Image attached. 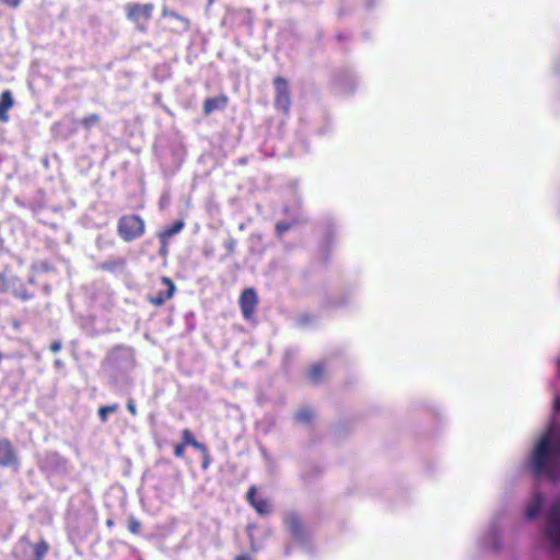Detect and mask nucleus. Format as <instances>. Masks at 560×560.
Returning <instances> with one entry per match:
<instances>
[{"instance_id":"obj_1","label":"nucleus","mask_w":560,"mask_h":560,"mask_svg":"<svg viewBox=\"0 0 560 560\" xmlns=\"http://www.w3.org/2000/svg\"><path fill=\"white\" fill-rule=\"evenodd\" d=\"M560 440L553 441L550 433L537 442L532 456L530 467L536 477L556 481L560 479Z\"/></svg>"},{"instance_id":"obj_2","label":"nucleus","mask_w":560,"mask_h":560,"mask_svg":"<svg viewBox=\"0 0 560 560\" xmlns=\"http://www.w3.org/2000/svg\"><path fill=\"white\" fill-rule=\"evenodd\" d=\"M102 366L110 378L118 380L135 369V349L124 345L115 346L107 352Z\"/></svg>"},{"instance_id":"obj_3","label":"nucleus","mask_w":560,"mask_h":560,"mask_svg":"<svg viewBox=\"0 0 560 560\" xmlns=\"http://www.w3.org/2000/svg\"><path fill=\"white\" fill-rule=\"evenodd\" d=\"M126 19L140 33H147L155 5L152 2H128L124 7Z\"/></svg>"},{"instance_id":"obj_4","label":"nucleus","mask_w":560,"mask_h":560,"mask_svg":"<svg viewBox=\"0 0 560 560\" xmlns=\"http://www.w3.org/2000/svg\"><path fill=\"white\" fill-rule=\"evenodd\" d=\"M117 233L127 243L142 237L145 233V222L139 214H124L118 219Z\"/></svg>"},{"instance_id":"obj_5","label":"nucleus","mask_w":560,"mask_h":560,"mask_svg":"<svg viewBox=\"0 0 560 560\" xmlns=\"http://www.w3.org/2000/svg\"><path fill=\"white\" fill-rule=\"evenodd\" d=\"M0 292H10L23 301H27L33 296V294L25 287L23 280L14 275L12 269L8 266H5L0 272Z\"/></svg>"},{"instance_id":"obj_6","label":"nucleus","mask_w":560,"mask_h":560,"mask_svg":"<svg viewBox=\"0 0 560 560\" xmlns=\"http://www.w3.org/2000/svg\"><path fill=\"white\" fill-rule=\"evenodd\" d=\"M272 83L275 89V108L288 115L292 103L289 83L283 77H276Z\"/></svg>"},{"instance_id":"obj_7","label":"nucleus","mask_w":560,"mask_h":560,"mask_svg":"<svg viewBox=\"0 0 560 560\" xmlns=\"http://www.w3.org/2000/svg\"><path fill=\"white\" fill-rule=\"evenodd\" d=\"M238 306L245 320H254L258 306V295L254 288H246L241 292Z\"/></svg>"},{"instance_id":"obj_8","label":"nucleus","mask_w":560,"mask_h":560,"mask_svg":"<svg viewBox=\"0 0 560 560\" xmlns=\"http://www.w3.org/2000/svg\"><path fill=\"white\" fill-rule=\"evenodd\" d=\"M20 467L19 454L8 438H0V468Z\"/></svg>"},{"instance_id":"obj_9","label":"nucleus","mask_w":560,"mask_h":560,"mask_svg":"<svg viewBox=\"0 0 560 560\" xmlns=\"http://www.w3.org/2000/svg\"><path fill=\"white\" fill-rule=\"evenodd\" d=\"M284 526L292 538L298 541H305L308 538L307 530L301 516L295 512H289L284 516Z\"/></svg>"},{"instance_id":"obj_10","label":"nucleus","mask_w":560,"mask_h":560,"mask_svg":"<svg viewBox=\"0 0 560 560\" xmlns=\"http://www.w3.org/2000/svg\"><path fill=\"white\" fill-rule=\"evenodd\" d=\"M546 536L553 546L560 547V510L556 505L547 514Z\"/></svg>"},{"instance_id":"obj_11","label":"nucleus","mask_w":560,"mask_h":560,"mask_svg":"<svg viewBox=\"0 0 560 560\" xmlns=\"http://www.w3.org/2000/svg\"><path fill=\"white\" fill-rule=\"evenodd\" d=\"M20 541L32 550V553L24 550L21 555L22 560H44L50 550V545L44 538H40L37 542H32L26 537H22Z\"/></svg>"},{"instance_id":"obj_12","label":"nucleus","mask_w":560,"mask_h":560,"mask_svg":"<svg viewBox=\"0 0 560 560\" xmlns=\"http://www.w3.org/2000/svg\"><path fill=\"white\" fill-rule=\"evenodd\" d=\"M187 446H191L198 452L206 451V445L198 442L189 429H184L182 431V441L174 446V456L176 458H183Z\"/></svg>"},{"instance_id":"obj_13","label":"nucleus","mask_w":560,"mask_h":560,"mask_svg":"<svg viewBox=\"0 0 560 560\" xmlns=\"http://www.w3.org/2000/svg\"><path fill=\"white\" fill-rule=\"evenodd\" d=\"M246 501L259 515H268L272 512L269 500L257 497V487L255 485L248 488L246 492Z\"/></svg>"},{"instance_id":"obj_14","label":"nucleus","mask_w":560,"mask_h":560,"mask_svg":"<svg viewBox=\"0 0 560 560\" xmlns=\"http://www.w3.org/2000/svg\"><path fill=\"white\" fill-rule=\"evenodd\" d=\"M161 282L166 289L164 291H158L154 295L148 296V302L156 307L163 306L166 301L174 296L176 291V287L171 278L162 277Z\"/></svg>"},{"instance_id":"obj_15","label":"nucleus","mask_w":560,"mask_h":560,"mask_svg":"<svg viewBox=\"0 0 560 560\" xmlns=\"http://www.w3.org/2000/svg\"><path fill=\"white\" fill-rule=\"evenodd\" d=\"M229 97L220 94L214 97H208L203 101L202 110L205 116L211 115L215 110H222L226 107Z\"/></svg>"},{"instance_id":"obj_16","label":"nucleus","mask_w":560,"mask_h":560,"mask_svg":"<svg viewBox=\"0 0 560 560\" xmlns=\"http://www.w3.org/2000/svg\"><path fill=\"white\" fill-rule=\"evenodd\" d=\"M185 226V222L183 220H176L170 226H166L162 231L158 233V237L163 247H167L170 240L182 232Z\"/></svg>"},{"instance_id":"obj_17","label":"nucleus","mask_w":560,"mask_h":560,"mask_svg":"<svg viewBox=\"0 0 560 560\" xmlns=\"http://www.w3.org/2000/svg\"><path fill=\"white\" fill-rule=\"evenodd\" d=\"M14 100L12 92L5 90L0 95V121L7 122L9 120L8 112L13 107Z\"/></svg>"},{"instance_id":"obj_18","label":"nucleus","mask_w":560,"mask_h":560,"mask_svg":"<svg viewBox=\"0 0 560 560\" xmlns=\"http://www.w3.org/2000/svg\"><path fill=\"white\" fill-rule=\"evenodd\" d=\"M127 261L125 258H116L103 261L98 265V269L107 272H118L125 269Z\"/></svg>"},{"instance_id":"obj_19","label":"nucleus","mask_w":560,"mask_h":560,"mask_svg":"<svg viewBox=\"0 0 560 560\" xmlns=\"http://www.w3.org/2000/svg\"><path fill=\"white\" fill-rule=\"evenodd\" d=\"M162 18H172L180 23L179 31L187 32L190 28V21L188 18L170 10L167 7L162 8Z\"/></svg>"},{"instance_id":"obj_20","label":"nucleus","mask_w":560,"mask_h":560,"mask_svg":"<svg viewBox=\"0 0 560 560\" xmlns=\"http://www.w3.org/2000/svg\"><path fill=\"white\" fill-rule=\"evenodd\" d=\"M326 374V365L323 362H316L308 369L307 376L313 384H318Z\"/></svg>"},{"instance_id":"obj_21","label":"nucleus","mask_w":560,"mask_h":560,"mask_svg":"<svg viewBox=\"0 0 560 560\" xmlns=\"http://www.w3.org/2000/svg\"><path fill=\"white\" fill-rule=\"evenodd\" d=\"M100 121L101 116L98 114L92 113L83 116L79 124L84 130L90 131L93 127L97 126Z\"/></svg>"},{"instance_id":"obj_22","label":"nucleus","mask_w":560,"mask_h":560,"mask_svg":"<svg viewBox=\"0 0 560 560\" xmlns=\"http://www.w3.org/2000/svg\"><path fill=\"white\" fill-rule=\"evenodd\" d=\"M295 420L301 423H311L315 418V412L308 407L301 408L294 416Z\"/></svg>"},{"instance_id":"obj_23","label":"nucleus","mask_w":560,"mask_h":560,"mask_svg":"<svg viewBox=\"0 0 560 560\" xmlns=\"http://www.w3.org/2000/svg\"><path fill=\"white\" fill-rule=\"evenodd\" d=\"M117 410H118V405L113 404V405L100 407L97 412H98V417H100L101 421L106 422L108 419V415L114 413Z\"/></svg>"},{"instance_id":"obj_24","label":"nucleus","mask_w":560,"mask_h":560,"mask_svg":"<svg viewBox=\"0 0 560 560\" xmlns=\"http://www.w3.org/2000/svg\"><path fill=\"white\" fill-rule=\"evenodd\" d=\"M32 269L35 272H51L55 270L52 264L46 260L36 261L32 265Z\"/></svg>"},{"instance_id":"obj_25","label":"nucleus","mask_w":560,"mask_h":560,"mask_svg":"<svg viewBox=\"0 0 560 560\" xmlns=\"http://www.w3.org/2000/svg\"><path fill=\"white\" fill-rule=\"evenodd\" d=\"M127 528L132 535H139L141 532V522L131 515L128 517Z\"/></svg>"},{"instance_id":"obj_26","label":"nucleus","mask_w":560,"mask_h":560,"mask_svg":"<svg viewBox=\"0 0 560 560\" xmlns=\"http://www.w3.org/2000/svg\"><path fill=\"white\" fill-rule=\"evenodd\" d=\"M540 509H541V502L540 500H537L535 502H533L532 504H529L527 506V516L528 518H534L538 515V513L540 512Z\"/></svg>"},{"instance_id":"obj_27","label":"nucleus","mask_w":560,"mask_h":560,"mask_svg":"<svg viewBox=\"0 0 560 560\" xmlns=\"http://www.w3.org/2000/svg\"><path fill=\"white\" fill-rule=\"evenodd\" d=\"M292 228V223L288 222H277L275 225V231L278 237H282L285 232H288Z\"/></svg>"},{"instance_id":"obj_28","label":"nucleus","mask_w":560,"mask_h":560,"mask_svg":"<svg viewBox=\"0 0 560 560\" xmlns=\"http://www.w3.org/2000/svg\"><path fill=\"white\" fill-rule=\"evenodd\" d=\"M256 528V525L255 524H248L246 526V532L249 536V539H250V550L253 552H257L258 551V547L256 546L255 541H254V538H253V530Z\"/></svg>"},{"instance_id":"obj_29","label":"nucleus","mask_w":560,"mask_h":560,"mask_svg":"<svg viewBox=\"0 0 560 560\" xmlns=\"http://www.w3.org/2000/svg\"><path fill=\"white\" fill-rule=\"evenodd\" d=\"M23 0H0V3L11 10H16L22 4Z\"/></svg>"},{"instance_id":"obj_30","label":"nucleus","mask_w":560,"mask_h":560,"mask_svg":"<svg viewBox=\"0 0 560 560\" xmlns=\"http://www.w3.org/2000/svg\"><path fill=\"white\" fill-rule=\"evenodd\" d=\"M200 453L202 455L201 467H202V469H207L209 464H210V454H209L208 447L206 446V451L205 452H200Z\"/></svg>"},{"instance_id":"obj_31","label":"nucleus","mask_w":560,"mask_h":560,"mask_svg":"<svg viewBox=\"0 0 560 560\" xmlns=\"http://www.w3.org/2000/svg\"><path fill=\"white\" fill-rule=\"evenodd\" d=\"M224 246L226 248L228 254H233L236 247V241L234 238H230Z\"/></svg>"},{"instance_id":"obj_32","label":"nucleus","mask_w":560,"mask_h":560,"mask_svg":"<svg viewBox=\"0 0 560 560\" xmlns=\"http://www.w3.org/2000/svg\"><path fill=\"white\" fill-rule=\"evenodd\" d=\"M61 348H62V343H61V341H59V340H55V341H52V342L50 343V346H49V350H50L51 352H54V353L59 352Z\"/></svg>"},{"instance_id":"obj_33","label":"nucleus","mask_w":560,"mask_h":560,"mask_svg":"<svg viewBox=\"0 0 560 560\" xmlns=\"http://www.w3.org/2000/svg\"><path fill=\"white\" fill-rule=\"evenodd\" d=\"M127 409H128V411L130 412L131 416H136L137 415V409H136V406H135L132 400H129L127 402Z\"/></svg>"},{"instance_id":"obj_34","label":"nucleus","mask_w":560,"mask_h":560,"mask_svg":"<svg viewBox=\"0 0 560 560\" xmlns=\"http://www.w3.org/2000/svg\"><path fill=\"white\" fill-rule=\"evenodd\" d=\"M233 560H254V558L248 553H240L236 555Z\"/></svg>"},{"instance_id":"obj_35","label":"nucleus","mask_w":560,"mask_h":560,"mask_svg":"<svg viewBox=\"0 0 560 560\" xmlns=\"http://www.w3.org/2000/svg\"><path fill=\"white\" fill-rule=\"evenodd\" d=\"M114 525H115V522H114L113 518H107L106 520V526L107 527L112 528V527H114Z\"/></svg>"},{"instance_id":"obj_36","label":"nucleus","mask_w":560,"mask_h":560,"mask_svg":"<svg viewBox=\"0 0 560 560\" xmlns=\"http://www.w3.org/2000/svg\"><path fill=\"white\" fill-rule=\"evenodd\" d=\"M167 252H168V246L167 247H163V245L161 244L160 254L161 255H166Z\"/></svg>"},{"instance_id":"obj_37","label":"nucleus","mask_w":560,"mask_h":560,"mask_svg":"<svg viewBox=\"0 0 560 560\" xmlns=\"http://www.w3.org/2000/svg\"><path fill=\"white\" fill-rule=\"evenodd\" d=\"M555 408L560 411V396L556 398L555 400Z\"/></svg>"},{"instance_id":"obj_38","label":"nucleus","mask_w":560,"mask_h":560,"mask_svg":"<svg viewBox=\"0 0 560 560\" xmlns=\"http://www.w3.org/2000/svg\"><path fill=\"white\" fill-rule=\"evenodd\" d=\"M215 0H209L210 3L214 2Z\"/></svg>"}]
</instances>
